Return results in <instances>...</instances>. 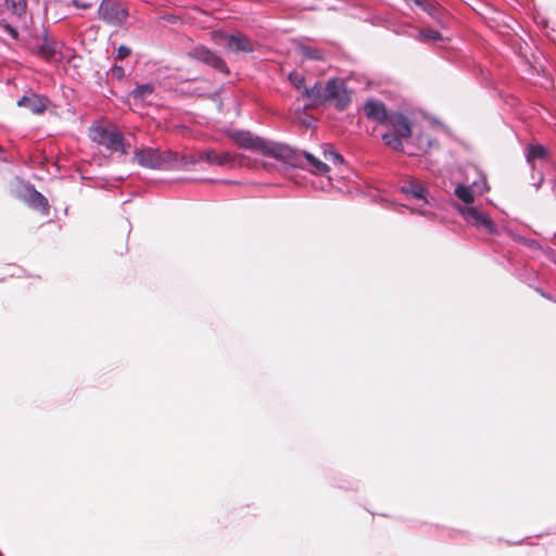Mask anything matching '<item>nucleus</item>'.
I'll return each mask as SVG.
<instances>
[{
    "instance_id": "19",
    "label": "nucleus",
    "mask_w": 556,
    "mask_h": 556,
    "mask_svg": "<svg viewBox=\"0 0 556 556\" xmlns=\"http://www.w3.org/2000/svg\"><path fill=\"white\" fill-rule=\"evenodd\" d=\"M4 5L17 18H23L26 15L27 0H4Z\"/></svg>"
},
{
    "instance_id": "2",
    "label": "nucleus",
    "mask_w": 556,
    "mask_h": 556,
    "mask_svg": "<svg viewBox=\"0 0 556 556\" xmlns=\"http://www.w3.org/2000/svg\"><path fill=\"white\" fill-rule=\"evenodd\" d=\"M88 136L93 142L105 147L111 152H121L122 154L128 152L129 146L126 147L124 135L115 125L105 123L92 125Z\"/></svg>"
},
{
    "instance_id": "15",
    "label": "nucleus",
    "mask_w": 556,
    "mask_h": 556,
    "mask_svg": "<svg viewBox=\"0 0 556 556\" xmlns=\"http://www.w3.org/2000/svg\"><path fill=\"white\" fill-rule=\"evenodd\" d=\"M199 159L206 161L208 164L223 166L228 163L235 162L236 155H233L229 152L216 153L213 150H208L205 152H201L199 154Z\"/></svg>"
},
{
    "instance_id": "22",
    "label": "nucleus",
    "mask_w": 556,
    "mask_h": 556,
    "mask_svg": "<svg viewBox=\"0 0 556 556\" xmlns=\"http://www.w3.org/2000/svg\"><path fill=\"white\" fill-rule=\"evenodd\" d=\"M455 195L466 204H470L475 201L471 187L469 186L458 185L455 189Z\"/></svg>"
},
{
    "instance_id": "11",
    "label": "nucleus",
    "mask_w": 556,
    "mask_h": 556,
    "mask_svg": "<svg viewBox=\"0 0 556 556\" xmlns=\"http://www.w3.org/2000/svg\"><path fill=\"white\" fill-rule=\"evenodd\" d=\"M222 36L227 40L226 48L232 52L251 53L255 50V42L243 34H223Z\"/></svg>"
},
{
    "instance_id": "20",
    "label": "nucleus",
    "mask_w": 556,
    "mask_h": 556,
    "mask_svg": "<svg viewBox=\"0 0 556 556\" xmlns=\"http://www.w3.org/2000/svg\"><path fill=\"white\" fill-rule=\"evenodd\" d=\"M299 52L306 60L321 61L325 59L324 51L316 47L301 45L299 47Z\"/></svg>"
},
{
    "instance_id": "25",
    "label": "nucleus",
    "mask_w": 556,
    "mask_h": 556,
    "mask_svg": "<svg viewBox=\"0 0 556 556\" xmlns=\"http://www.w3.org/2000/svg\"><path fill=\"white\" fill-rule=\"evenodd\" d=\"M290 84L298 90L303 91L305 87V77L298 72H291L288 77Z\"/></svg>"
},
{
    "instance_id": "9",
    "label": "nucleus",
    "mask_w": 556,
    "mask_h": 556,
    "mask_svg": "<svg viewBox=\"0 0 556 556\" xmlns=\"http://www.w3.org/2000/svg\"><path fill=\"white\" fill-rule=\"evenodd\" d=\"M293 152L295 155L291 159V161L285 160L289 164L293 166H307L313 173L320 175L326 174L329 170V166L325 162L315 157L313 154L307 152L299 153L294 150Z\"/></svg>"
},
{
    "instance_id": "5",
    "label": "nucleus",
    "mask_w": 556,
    "mask_h": 556,
    "mask_svg": "<svg viewBox=\"0 0 556 556\" xmlns=\"http://www.w3.org/2000/svg\"><path fill=\"white\" fill-rule=\"evenodd\" d=\"M135 159L147 168L162 169L175 160L170 151H161L159 149L146 148L136 151Z\"/></svg>"
},
{
    "instance_id": "29",
    "label": "nucleus",
    "mask_w": 556,
    "mask_h": 556,
    "mask_svg": "<svg viewBox=\"0 0 556 556\" xmlns=\"http://www.w3.org/2000/svg\"><path fill=\"white\" fill-rule=\"evenodd\" d=\"M113 74L116 75L117 77H122L124 76V68L121 67V66H114L113 70H112Z\"/></svg>"
},
{
    "instance_id": "14",
    "label": "nucleus",
    "mask_w": 556,
    "mask_h": 556,
    "mask_svg": "<svg viewBox=\"0 0 556 556\" xmlns=\"http://www.w3.org/2000/svg\"><path fill=\"white\" fill-rule=\"evenodd\" d=\"M326 85L323 87L320 84H315L311 88H304L302 91V98L309 101L306 108H314L318 104H323L326 101Z\"/></svg>"
},
{
    "instance_id": "13",
    "label": "nucleus",
    "mask_w": 556,
    "mask_h": 556,
    "mask_svg": "<svg viewBox=\"0 0 556 556\" xmlns=\"http://www.w3.org/2000/svg\"><path fill=\"white\" fill-rule=\"evenodd\" d=\"M416 5L427 12L432 18L437 20L442 27H445L446 12L433 0H413Z\"/></svg>"
},
{
    "instance_id": "16",
    "label": "nucleus",
    "mask_w": 556,
    "mask_h": 556,
    "mask_svg": "<svg viewBox=\"0 0 556 556\" xmlns=\"http://www.w3.org/2000/svg\"><path fill=\"white\" fill-rule=\"evenodd\" d=\"M27 202L29 206L39 211L41 214L47 215L49 213V203L47 198L37 190H31L29 192Z\"/></svg>"
},
{
    "instance_id": "31",
    "label": "nucleus",
    "mask_w": 556,
    "mask_h": 556,
    "mask_svg": "<svg viewBox=\"0 0 556 556\" xmlns=\"http://www.w3.org/2000/svg\"><path fill=\"white\" fill-rule=\"evenodd\" d=\"M2 152V148L0 147V153Z\"/></svg>"
},
{
    "instance_id": "23",
    "label": "nucleus",
    "mask_w": 556,
    "mask_h": 556,
    "mask_svg": "<svg viewBox=\"0 0 556 556\" xmlns=\"http://www.w3.org/2000/svg\"><path fill=\"white\" fill-rule=\"evenodd\" d=\"M404 191L408 197L414 198L416 200H422L426 202V198H425L426 190L420 185L410 184L406 189H404Z\"/></svg>"
},
{
    "instance_id": "12",
    "label": "nucleus",
    "mask_w": 556,
    "mask_h": 556,
    "mask_svg": "<svg viewBox=\"0 0 556 556\" xmlns=\"http://www.w3.org/2000/svg\"><path fill=\"white\" fill-rule=\"evenodd\" d=\"M48 103L47 97L35 92H28L17 101L18 106L25 108L34 114H42L47 110Z\"/></svg>"
},
{
    "instance_id": "17",
    "label": "nucleus",
    "mask_w": 556,
    "mask_h": 556,
    "mask_svg": "<svg viewBox=\"0 0 556 556\" xmlns=\"http://www.w3.org/2000/svg\"><path fill=\"white\" fill-rule=\"evenodd\" d=\"M415 38L424 43H435L444 39L441 33L429 27L419 28Z\"/></svg>"
},
{
    "instance_id": "30",
    "label": "nucleus",
    "mask_w": 556,
    "mask_h": 556,
    "mask_svg": "<svg viewBox=\"0 0 556 556\" xmlns=\"http://www.w3.org/2000/svg\"><path fill=\"white\" fill-rule=\"evenodd\" d=\"M553 186H554V190L556 191V174H555V177H554V184H553Z\"/></svg>"
},
{
    "instance_id": "27",
    "label": "nucleus",
    "mask_w": 556,
    "mask_h": 556,
    "mask_svg": "<svg viewBox=\"0 0 556 556\" xmlns=\"http://www.w3.org/2000/svg\"><path fill=\"white\" fill-rule=\"evenodd\" d=\"M0 27L5 30L12 38L16 39L18 36L17 30L11 26L7 21L1 20L0 21Z\"/></svg>"
},
{
    "instance_id": "3",
    "label": "nucleus",
    "mask_w": 556,
    "mask_h": 556,
    "mask_svg": "<svg viewBox=\"0 0 556 556\" xmlns=\"http://www.w3.org/2000/svg\"><path fill=\"white\" fill-rule=\"evenodd\" d=\"M387 125L390 126L393 131L382 135L384 144L394 151H403L404 146L402 140L412 136V122L404 114L393 112L390 113V119Z\"/></svg>"
},
{
    "instance_id": "1",
    "label": "nucleus",
    "mask_w": 556,
    "mask_h": 556,
    "mask_svg": "<svg viewBox=\"0 0 556 556\" xmlns=\"http://www.w3.org/2000/svg\"><path fill=\"white\" fill-rule=\"evenodd\" d=\"M227 136L239 148H243L251 151H257L268 157L291 161V159L295 155L293 149L290 148L289 146L253 136L250 131L229 130L227 131Z\"/></svg>"
},
{
    "instance_id": "10",
    "label": "nucleus",
    "mask_w": 556,
    "mask_h": 556,
    "mask_svg": "<svg viewBox=\"0 0 556 556\" xmlns=\"http://www.w3.org/2000/svg\"><path fill=\"white\" fill-rule=\"evenodd\" d=\"M365 116L380 125H387L390 119V114L387 111L384 103L377 99H368L363 106Z\"/></svg>"
},
{
    "instance_id": "7",
    "label": "nucleus",
    "mask_w": 556,
    "mask_h": 556,
    "mask_svg": "<svg viewBox=\"0 0 556 556\" xmlns=\"http://www.w3.org/2000/svg\"><path fill=\"white\" fill-rule=\"evenodd\" d=\"M462 216L473 225L475 227L484 230L488 233H494L496 231L495 224L491 217L475 206H462L459 207Z\"/></svg>"
},
{
    "instance_id": "28",
    "label": "nucleus",
    "mask_w": 556,
    "mask_h": 556,
    "mask_svg": "<svg viewBox=\"0 0 556 556\" xmlns=\"http://www.w3.org/2000/svg\"><path fill=\"white\" fill-rule=\"evenodd\" d=\"M131 50L130 48L126 47V46H121L118 49H117V54H116V59L117 60H124L126 59L127 56H129Z\"/></svg>"
},
{
    "instance_id": "24",
    "label": "nucleus",
    "mask_w": 556,
    "mask_h": 556,
    "mask_svg": "<svg viewBox=\"0 0 556 556\" xmlns=\"http://www.w3.org/2000/svg\"><path fill=\"white\" fill-rule=\"evenodd\" d=\"M153 90L154 87L151 84L139 85L130 92V96L135 99H144L150 96Z\"/></svg>"
},
{
    "instance_id": "4",
    "label": "nucleus",
    "mask_w": 556,
    "mask_h": 556,
    "mask_svg": "<svg viewBox=\"0 0 556 556\" xmlns=\"http://www.w3.org/2000/svg\"><path fill=\"white\" fill-rule=\"evenodd\" d=\"M352 90L341 78H331L326 83V101L333 105L338 111L348 109L352 101Z\"/></svg>"
},
{
    "instance_id": "26",
    "label": "nucleus",
    "mask_w": 556,
    "mask_h": 556,
    "mask_svg": "<svg viewBox=\"0 0 556 556\" xmlns=\"http://www.w3.org/2000/svg\"><path fill=\"white\" fill-rule=\"evenodd\" d=\"M324 156L327 161L332 162L333 164H342L343 163V156L334 151H326L324 153Z\"/></svg>"
},
{
    "instance_id": "21",
    "label": "nucleus",
    "mask_w": 556,
    "mask_h": 556,
    "mask_svg": "<svg viewBox=\"0 0 556 556\" xmlns=\"http://www.w3.org/2000/svg\"><path fill=\"white\" fill-rule=\"evenodd\" d=\"M547 156V150L542 144H529L527 147V161L533 163L535 160H543Z\"/></svg>"
},
{
    "instance_id": "6",
    "label": "nucleus",
    "mask_w": 556,
    "mask_h": 556,
    "mask_svg": "<svg viewBox=\"0 0 556 556\" xmlns=\"http://www.w3.org/2000/svg\"><path fill=\"white\" fill-rule=\"evenodd\" d=\"M98 12L101 20L113 26H122L128 16V10L118 0H103Z\"/></svg>"
},
{
    "instance_id": "18",
    "label": "nucleus",
    "mask_w": 556,
    "mask_h": 556,
    "mask_svg": "<svg viewBox=\"0 0 556 556\" xmlns=\"http://www.w3.org/2000/svg\"><path fill=\"white\" fill-rule=\"evenodd\" d=\"M60 47V43L49 37H45L41 45L37 49V53L42 58L49 60L55 55Z\"/></svg>"
},
{
    "instance_id": "8",
    "label": "nucleus",
    "mask_w": 556,
    "mask_h": 556,
    "mask_svg": "<svg viewBox=\"0 0 556 556\" xmlns=\"http://www.w3.org/2000/svg\"><path fill=\"white\" fill-rule=\"evenodd\" d=\"M189 54L192 59L202 62L225 75L229 74V68L224 59L204 46L195 47Z\"/></svg>"
}]
</instances>
